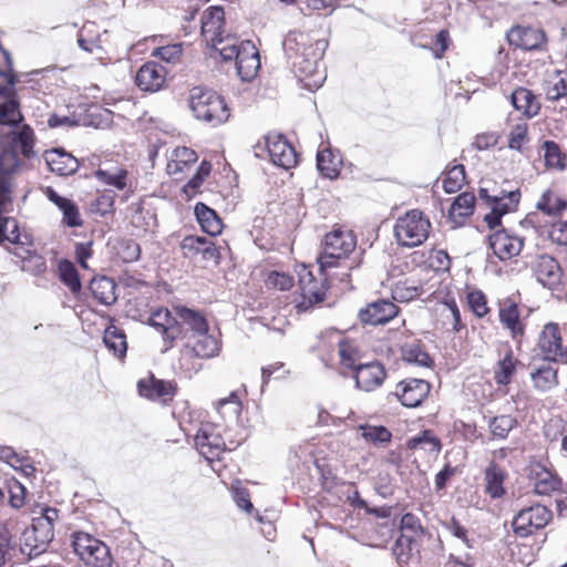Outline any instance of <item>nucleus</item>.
Segmentation results:
<instances>
[{
  "label": "nucleus",
  "instance_id": "nucleus-18",
  "mask_svg": "<svg viewBox=\"0 0 567 567\" xmlns=\"http://www.w3.org/2000/svg\"><path fill=\"white\" fill-rule=\"evenodd\" d=\"M353 378L355 380V386L359 390L371 392L383 384L386 378V371L380 362L373 361L365 364H358Z\"/></svg>",
  "mask_w": 567,
  "mask_h": 567
},
{
  "label": "nucleus",
  "instance_id": "nucleus-48",
  "mask_svg": "<svg viewBox=\"0 0 567 567\" xmlns=\"http://www.w3.org/2000/svg\"><path fill=\"white\" fill-rule=\"evenodd\" d=\"M414 551H417L415 537L408 533H401L393 546V554L400 561H406Z\"/></svg>",
  "mask_w": 567,
  "mask_h": 567
},
{
  "label": "nucleus",
  "instance_id": "nucleus-5",
  "mask_svg": "<svg viewBox=\"0 0 567 567\" xmlns=\"http://www.w3.org/2000/svg\"><path fill=\"white\" fill-rule=\"evenodd\" d=\"M189 106L197 120L212 126L225 123L229 118V110L224 99L212 90L194 87L189 95Z\"/></svg>",
  "mask_w": 567,
  "mask_h": 567
},
{
  "label": "nucleus",
  "instance_id": "nucleus-58",
  "mask_svg": "<svg viewBox=\"0 0 567 567\" xmlns=\"http://www.w3.org/2000/svg\"><path fill=\"white\" fill-rule=\"evenodd\" d=\"M512 190H505L501 189L496 186V184L492 183L491 181H482V185L478 189V195L482 199L487 202H497L498 198H502V200L507 199L508 193Z\"/></svg>",
  "mask_w": 567,
  "mask_h": 567
},
{
  "label": "nucleus",
  "instance_id": "nucleus-30",
  "mask_svg": "<svg viewBox=\"0 0 567 567\" xmlns=\"http://www.w3.org/2000/svg\"><path fill=\"white\" fill-rule=\"evenodd\" d=\"M520 199V192L518 189L512 190L507 195V199L502 200L498 198L497 202H487V205L491 206V212L485 215L484 220L488 225L491 229L501 225V218L514 210Z\"/></svg>",
  "mask_w": 567,
  "mask_h": 567
},
{
  "label": "nucleus",
  "instance_id": "nucleus-41",
  "mask_svg": "<svg viewBox=\"0 0 567 567\" xmlns=\"http://www.w3.org/2000/svg\"><path fill=\"white\" fill-rule=\"evenodd\" d=\"M105 347L112 351L116 357L122 358L127 350L126 336L116 326H109L103 336Z\"/></svg>",
  "mask_w": 567,
  "mask_h": 567
},
{
  "label": "nucleus",
  "instance_id": "nucleus-38",
  "mask_svg": "<svg viewBox=\"0 0 567 567\" xmlns=\"http://www.w3.org/2000/svg\"><path fill=\"white\" fill-rule=\"evenodd\" d=\"M33 144H34V140L32 141V144H31V152H30V154L25 155L22 152L21 145L19 143L18 144H10V143H1L0 142L1 146H4V147L9 148L8 151H3L1 153V155H0V175L1 176H6V175H9V174H11V173H13L16 171V168L19 165V159H18V156H17V152L18 151H20L23 156L31 157L34 154L33 153Z\"/></svg>",
  "mask_w": 567,
  "mask_h": 567
},
{
  "label": "nucleus",
  "instance_id": "nucleus-53",
  "mask_svg": "<svg viewBox=\"0 0 567 567\" xmlns=\"http://www.w3.org/2000/svg\"><path fill=\"white\" fill-rule=\"evenodd\" d=\"M528 142V125L520 122L514 125L508 134V148L522 152L524 144Z\"/></svg>",
  "mask_w": 567,
  "mask_h": 567
},
{
  "label": "nucleus",
  "instance_id": "nucleus-45",
  "mask_svg": "<svg viewBox=\"0 0 567 567\" xmlns=\"http://www.w3.org/2000/svg\"><path fill=\"white\" fill-rule=\"evenodd\" d=\"M517 360L513 355V351L508 350L504 358L498 361L495 369V381L501 385H506L511 382L515 370Z\"/></svg>",
  "mask_w": 567,
  "mask_h": 567
},
{
  "label": "nucleus",
  "instance_id": "nucleus-11",
  "mask_svg": "<svg viewBox=\"0 0 567 567\" xmlns=\"http://www.w3.org/2000/svg\"><path fill=\"white\" fill-rule=\"evenodd\" d=\"M198 453L207 462L219 460L225 451V441L216 426L210 423L202 424L194 437Z\"/></svg>",
  "mask_w": 567,
  "mask_h": 567
},
{
  "label": "nucleus",
  "instance_id": "nucleus-16",
  "mask_svg": "<svg viewBox=\"0 0 567 567\" xmlns=\"http://www.w3.org/2000/svg\"><path fill=\"white\" fill-rule=\"evenodd\" d=\"M225 21V12L221 7H210L208 8L203 17H202V33L206 40L207 43L210 44V47L218 52V47H221L223 44H219L218 42L225 41V38L227 35H223Z\"/></svg>",
  "mask_w": 567,
  "mask_h": 567
},
{
  "label": "nucleus",
  "instance_id": "nucleus-36",
  "mask_svg": "<svg viewBox=\"0 0 567 567\" xmlns=\"http://www.w3.org/2000/svg\"><path fill=\"white\" fill-rule=\"evenodd\" d=\"M195 215L202 229L210 236H217L221 233L223 223L215 210L203 203L195 206Z\"/></svg>",
  "mask_w": 567,
  "mask_h": 567
},
{
  "label": "nucleus",
  "instance_id": "nucleus-33",
  "mask_svg": "<svg viewBox=\"0 0 567 567\" xmlns=\"http://www.w3.org/2000/svg\"><path fill=\"white\" fill-rule=\"evenodd\" d=\"M513 106L522 111L527 117H534L539 113L540 104L536 95L526 87H517L511 95Z\"/></svg>",
  "mask_w": 567,
  "mask_h": 567
},
{
  "label": "nucleus",
  "instance_id": "nucleus-59",
  "mask_svg": "<svg viewBox=\"0 0 567 567\" xmlns=\"http://www.w3.org/2000/svg\"><path fill=\"white\" fill-rule=\"evenodd\" d=\"M441 315L445 319H451V326L454 331L458 332L463 328L460 309L453 298L446 299L442 303Z\"/></svg>",
  "mask_w": 567,
  "mask_h": 567
},
{
  "label": "nucleus",
  "instance_id": "nucleus-62",
  "mask_svg": "<svg viewBox=\"0 0 567 567\" xmlns=\"http://www.w3.org/2000/svg\"><path fill=\"white\" fill-rule=\"evenodd\" d=\"M266 284L270 288L288 290L292 287L293 279L285 272L271 271L267 276Z\"/></svg>",
  "mask_w": 567,
  "mask_h": 567
},
{
  "label": "nucleus",
  "instance_id": "nucleus-55",
  "mask_svg": "<svg viewBox=\"0 0 567 567\" xmlns=\"http://www.w3.org/2000/svg\"><path fill=\"white\" fill-rule=\"evenodd\" d=\"M362 437L373 444H383L390 442L392 434L384 426L364 425L360 426Z\"/></svg>",
  "mask_w": 567,
  "mask_h": 567
},
{
  "label": "nucleus",
  "instance_id": "nucleus-4",
  "mask_svg": "<svg viewBox=\"0 0 567 567\" xmlns=\"http://www.w3.org/2000/svg\"><path fill=\"white\" fill-rule=\"evenodd\" d=\"M218 43L223 44L218 47L221 59L236 61L237 73L243 81H250L256 76L260 68V59L251 41H239L236 37L227 35L224 43L220 41Z\"/></svg>",
  "mask_w": 567,
  "mask_h": 567
},
{
  "label": "nucleus",
  "instance_id": "nucleus-15",
  "mask_svg": "<svg viewBox=\"0 0 567 567\" xmlns=\"http://www.w3.org/2000/svg\"><path fill=\"white\" fill-rule=\"evenodd\" d=\"M176 383L174 381H165L156 379L153 374L138 380V394L151 401L167 403L172 401L176 394Z\"/></svg>",
  "mask_w": 567,
  "mask_h": 567
},
{
  "label": "nucleus",
  "instance_id": "nucleus-21",
  "mask_svg": "<svg viewBox=\"0 0 567 567\" xmlns=\"http://www.w3.org/2000/svg\"><path fill=\"white\" fill-rule=\"evenodd\" d=\"M398 315V307L389 300H377L359 311L361 322L365 324H383Z\"/></svg>",
  "mask_w": 567,
  "mask_h": 567
},
{
  "label": "nucleus",
  "instance_id": "nucleus-63",
  "mask_svg": "<svg viewBox=\"0 0 567 567\" xmlns=\"http://www.w3.org/2000/svg\"><path fill=\"white\" fill-rule=\"evenodd\" d=\"M467 301L471 310L482 318L488 312L486 297L482 291H472L467 295Z\"/></svg>",
  "mask_w": 567,
  "mask_h": 567
},
{
  "label": "nucleus",
  "instance_id": "nucleus-39",
  "mask_svg": "<svg viewBox=\"0 0 567 567\" xmlns=\"http://www.w3.org/2000/svg\"><path fill=\"white\" fill-rule=\"evenodd\" d=\"M536 208L548 216H558L567 208V200L553 189H546L536 203Z\"/></svg>",
  "mask_w": 567,
  "mask_h": 567
},
{
  "label": "nucleus",
  "instance_id": "nucleus-23",
  "mask_svg": "<svg viewBox=\"0 0 567 567\" xmlns=\"http://www.w3.org/2000/svg\"><path fill=\"white\" fill-rule=\"evenodd\" d=\"M534 274L537 281L548 289H554L561 282V268L556 259L548 255H542L537 258Z\"/></svg>",
  "mask_w": 567,
  "mask_h": 567
},
{
  "label": "nucleus",
  "instance_id": "nucleus-9",
  "mask_svg": "<svg viewBox=\"0 0 567 567\" xmlns=\"http://www.w3.org/2000/svg\"><path fill=\"white\" fill-rule=\"evenodd\" d=\"M299 288L301 300L298 301L296 307L299 312H305L324 300L328 289L327 279L315 278L313 274L303 266L299 272Z\"/></svg>",
  "mask_w": 567,
  "mask_h": 567
},
{
  "label": "nucleus",
  "instance_id": "nucleus-14",
  "mask_svg": "<svg viewBox=\"0 0 567 567\" xmlns=\"http://www.w3.org/2000/svg\"><path fill=\"white\" fill-rule=\"evenodd\" d=\"M266 148L271 162L279 167L290 169L298 163L296 150L281 134H268Z\"/></svg>",
  "mask_w": 567,
  "mask_h": 567
},
{
  "label": "nucleus",
  "instance_id": "nucleus-22",
  "mask_svg": "<svg viewBox=\"0 0 567 567\" xmlns=\"http://www.w3.org/2000/svg\"><path fill=\"white\" fill-rule=\"evenodd\" d=\"M507 39L512 45L523 50H537L546 42L544 31L532 27H514Z\"/></svg>",
  "mask_w": 567,
  "mask_h": 567
},
{
  "label": "nucleus",
  "instance_id": "nucleus-1",
  "mask_svg": "<svg viewBox=\"0 0 567 567\" xmlns=\"http://www.w3.org/2000/svg\"><path fill=\"white\" fill-rule=\"evenodd\" d=\"M8 64V71H0V142L20 144L22 152L29 155L33 141V131L21 125L23 116L14 99V76L11 74L12 61L8 51L1 49Z\"/></svg>",
  "mask_w": 567,
  "mask_h": 567
},
{
  "label": "nucleus",
  "instance_id": "nucleus-19",
  "mask_svg": "<svg viewBox=\"0 0 567 567\" xmlns=\"http://www.w3.org/2000/svg\"><path fill=\"white\" fill-rule=\"evenodd\" d=\"M175 313L178 316V338L184 341H187L189 337H195L208 330L207 320L199 311L186 307H177Z\"/></svg>",
  "mask_w": 567,
  "mask_h": 567
},
{
  "label": "nucleus",
  "instance_id": "nucleus-24",
  "mask_svg": "<svg viewBox=\"0 0 567 567\" xmlns=\"http://www.w3.org/2000/svg\"><path fill=\"white\" fill-rule=\"evenodd\" d=\"M499 322L508 330L515 342H520L525 336V322L520 318L518 306L514 302L504 303L498 312Z\"/></svg>",
  "mask_w": 567,
  "mask_h": 567
},
{
  "label": "nucleus",
  "instance_id": "nucleus-37",
  "mask_svg": "<svg viewBox=\"0 0 567 567\" xmlns=\"http://www.w3.org/2000/svg\"><path fill=\"white\" fill-rule=\"evenodd\" d=\"M341 164V157L338 154H333L330 148H323L317 153V167L327 178H337Z\"/></svg>",
  "mask_w": 567,
  "mask_h": 567
},
{
  "label": "nucleus",
  "instance_id": "nucleus-50",
  "mask_svg": "<svg viewBox=\"0 0 567 567\" xmlns=\"http://www.w3.org/2000/svg\"><path fill=\"white\" fill-rule=\"evenodd\" d=\"M545 164L549 168L564 169L566 157L560 151L558 144L553 141H546L543 145Z\"/></svg>",
  "mask_w": 567,
  "mask_h": 567
},
{
  "label": "nucleus",
  "instance_id": "nucleus-61",
  "mask_svg": "<svg viewBox=\"0 0 567 567\" xmlns=\"http://www.w3.org/2000/svg\"><path fill=\"white\" fill-rule=\"evenodd\" d=\"M118 255L123 261L133 262L140 258V245L132 239L122 240L120 243Z\"/></svg>",
  "mask_w": 567,
  "mask_h": 567
},
{
  "label": "nucleus",
  "instance_id": "nucleus-42",
  "mask_svg": "<svg viewBox=\"0 0 567 567\" xmlns=\"http://www.w3.org/2000/svg\"><path fill=\"white\" fill-rule=\"evenodd\" d=\"M408 446L410 450L424 451L432 455H436L441 451L440 440L429 430L409 440Z\"/></svg>",
  "mask_w": 567,
  "mask_h": 567
},
{
  "label": "nucleus",
  "instance_id": "nucleus-49",
  "mask_svg": "<svg viewBox=\"0 0 567 567\" xmlns=\"http://www.w3.org/2000/svg\"><path fill=\"white\" fill-rule=\"evenodd\" d=\"M402 358L408 363L429 367L432 363L430 355L417 343H406L402 347Z\"/></svg>",
  "mask_w": 567,
  "mask_h": 567
},
{
  "label": "nucleus",
  "instance_id": "nucleus-7",
  "mask_svg": "<svg viewBox=\"0 0 567 567\" xmlns=\"http://www.w3.org/2000/svg\"><path fill=\"white\" fill-rule=\"evenodd\" d=\"M430 227V220L420 210L413 209L398 218L394 234L402 246L416 247L426 240Z\"/></svg>",
  "mask_w": 567,
  "mask_h": 567
},
{
  "label": "nucleus",
  "instance_id": "nucleus-6",
  "mask_svg": "<svg viewBox=\"0 0 567 567\" xmlns=\"http://www.w3.org/2000/svg\"><path fill=\"white\" fill-rule=\"evenodd\" d=\"M355 246V236L349 229L336 228L328 233L323 250L318 258L320 270L336 267L339 260L346 259L354 250Z\"/></svg>",
  "mask_w": 567,
  "mask_h": 567
},
{
  "label": "nucleus",
  "instance_id": "nucleus-43",
  "mask_svg": "<svg viewBox=\"0 0 567 567\" xmlns=\"http://www.w3.org/2000/svg\"><path fill=\"white\" fill-rule=\"evenodd\" d=\"M486 493L493 497H501L505 491L503 487L504 473L495 463L489 464L485 471Z\"/></svg>",
  "mask_w": 567,
  "mask_h": 567
},
{
  "label": "nucleus",
  "instance_id": "nucleus-40",
  "mask_svg": "<svg viewBox=\"0 0 567 567\" xmlns=\"http://www.w3.org/2000/svg\"><path fill=\"white\" fill-rule=\"evenodd\" d=\"M432 288L433 285L431 287H426L425 285L414 286L408 284H398L392 290V297L394 300L400 302H406L421 297L427 298L435 292L434 290L432 291Z\"/></svg>",
  "mask_w": 567,
  "mask_h": 567
},
{
  "label": "nucleus",
  "instance_id": "nucleus-52",
  "mask_svg": "<svg viewBox=\"0 0 567 567\" xmlns=\"http://www.w3.org/2000/svg\"><path fill=\"white\" fill-rule=\"evenodd\" d=\"M60 278L62 282L70 288L73 293L81 290V282L78 271L72 262L62 261L59 265Z\"/></svg>",
  "mask_w": 567,
  "mask_h": 567
},
{
  "label": "nucleus",
  "instance_id": "nucleus-10",
  "mask_svg": "<svg viewBox=\"0 0 567 567\" xmlns=\"http://www.w3.org/2000/svg\"><path fill=\"white\" fill-rule=\"evenodd\" d=\"M551 517L550 509L537 504L522 509L513 519V528L518 536L527 537L547 526Z\"/></svg>",
  "mask_w": 567,
  "mask_h": 567
},
{
  "label": "nucleus",
  "instance_id": "nucleus-12",
  "mask_svg": "<svg viewBox=\"0 0 567 567\" xmlns=\"http://www.w3.org/2000/svg\"><path fill=\"white\" fill-rule=\"evenodd\" d=\"M538 348L545 360L567 363V350L561 344V332L557 323L549 322L543 327L538 338Z\"/></svg>",
  "mask_w": 567,
  "mask_h": 567
},
{
  "label": "nucleus",
  "instance_id": "nucleus-57",
  "mask_svg": "<svg viewBox=\"0 0 567 567\" xmlns=\"http://www.w3.org/2000/svg\"><path fill=\"white\" fill-rule=\"evenodd\" d=\"M217 411L221 416L237 417L241 411V403L236 392L217 402Z\"/></svg>",
  "mask_w": 567,
  "mask_h": 567
},
{
  "label": "nucleus",
  "instance_id": "nucleus-56",
  "mask_svg": "<svg viewBox=\"0 0 567 567\" xmlns=\"http://www.w3.org/2000/svg\"><path fill=\"white\" fill-rule=\"evenodd\" d=\"M212 165L209 162L203 161L196 174L184 186L183 190L187 196H193L197 193L198 188L204 183L205 178L209 175Z\"/></svg>",
  "mask_w": 567,
  "mask_h": 567
},
{
  "label": "nucleus",
  "instance_id": "nucleus-46",
  "mask_svg": "<svg viewBox=\"0 0 567 567\" xmlns=\"http://www.w3.org/2000/svg\"><path fill=\"white\" fill-rule=\"evenodd\" d=\"M545 95L549 101H557L567 96V73L557 72L545 83Z\"/></svg>",
  "mask_w": 567,
  "mask_h": 567
},
{
  "label": "nucleus",
  "instance_id": "nucleus-54",
  "mask_svg": "<svg viewBox=\"0 0 567 567\" xmlns=\"http://www.w3.org/2000/svg\"><path fill=\"white\" fill-rule=\"evenodd\" d=\"M489 430L495 437L505 439L515 427L516 420L511 415L495 416L489 421Z\"/></svg>",
  "mask_w": 567,
  "mask_h": 567
},
{
  "label": "nucleus",
  "instance_id": "nucleus-3",
  "mask_svg": "<svg viewBox=\"0 0 567 567\" xmlns=\"http://www.w3.org/2000/svg\"><path fill=\"white\" fill-rule=\"evenodd\" d=\"M32 514L31 526L21 535V550L30 558L44 553L54 538V523L59 518V511L47 505H37Z\"/></svg>",
  "mask_w": 567,
  "mask_h": 567
},
{
  "label": "nucleus",
  "instance_id": "nucleus-26",
  "mask_svg": "<svg viewBox=\"0 0 567 567\" xmlns=\"http://www.w3.org/2000/svg\"><path fill=\"white\" fill-rule=\"evenodd\" d=\"M332 352L337 354L339 364L343 369L355 371L359 361L357 347L338 332L331 333Z\"/></svg>",
  "mask_w": 567,
  "mask_h": 567
},
{
  "label": "nucleus",
  "instance_id": "nucleus-25",
  "mask_svg": "<svg viewBox=\"0 0 567 567\" xmlns=\"http://www.w3.org/2000/svg\"><path fill=\"white\" fill-rule=\"evenodd\" d=\"M94 177L107 187L124 190L128 186L127 171L111 162L102 163L94 172Z\"/></svg>",
  "mask_w": 567,
  "mask_h": 567
},
{
  "label": "nucleus",
  "instance_id": "nucleus-34",
  "mask_svg": "<svg viewBox=\"0 0 567 567\" xmlns=\"http://www.w3.org/2000/svg\"><path fill=\"white\" fill-rule=\"evenodd\" d=\"M534 492L538 495H549L559 489L560 480L545 467L537 465L533 468Z\"/></svg>",
  "mask_w": 567,
  "mask_h": 567
},
{
  "label": "nucleus",
  "instance_id": "nucleus-13",
  "mask_svg": "<svg viewBox=\"0 0 567 567\" xmlns=\"http://www.w3.org/2000/svg\"><path fill=\"white\" fill-rule=\"evenodd\" d=\"M431 391V384L422 379H404L400 381L392 393L406 408L421 405Z\"/></svg>",
  "mask_w": 567,
  "mask_h": 567
},
{
  "label": "nucleus",
  "instance_id": "nucleus-8",
  "mask_svg": "<svg viewBox=\"0 0 567 567\" xmlns=\"http://www.w3.org/2000/svg\"><path fill=\"white\" fill-rule=\"evenodd\" d=\"M72 537L73 549L86 566L111 567V553L103 542L83 532H76Z\"/></svg>",
  "mask_w": 567,
  "mask_h": 567
},
{
  "label": "nucleus",
  "instance_id": "nucleus-51",
  "mask_svg": "<svg viewBox=\"0 0 567 567\" xmlns=\"http://www.w3.org/2000/svg\"><path fill=\"white\" fill-rule=\"evenodd\" d=\"M465 182V168L463 165H454L446 173L443 179V188L446 193L453 194L458 192Z\"/></svg>",
  "mask_w": 567,
  "mask_h": 567
},
{
  "label": "nucleus",
  "instance_id": "nucleus-31",
  "mask_svg": "<svg viewBox=\"0 0 567 567\" xmlns=\"http://www.w3.org/2000/svg\"><path fill=\"white\" fill-rule=\"evenodd\" d=\"M48 198L63 213V223L69 227H80L82 219L78 206L65 197L60 196L54 189L48 187Z\"/></svg>",
  "mask_w": 567,
  "mask_h": 567
},
{
  "label": "nucleus",
  "instance_id": "nucleus-32",
  "mask_svg": "<svg viewBox=\"0 0 567 567\" xmlns=\"http://www.w3.org/2000/svg\"><path fill=\"white\" fill-rule=\"evenodd\" d=\"M197 154L195 151L182 146L176 147L169 157L167 163V173L172 176H177L187 171L197 161Z\"/></svg>",
  "mask_w": 567,
  "mask_h": 567
},
{
  "label": "nucleus",
  "instance_id": "nucleus-28",
  "mask_svg": "<svg viewBox=\"0 0 567 567\" xmlns=\"http://www.w3.org/2000/svg\"><path fill=\"white\" fill-rule=\"evenodd\" d=\"M185 347L190 349L196 357L203 359L213 358L220 351L219 340L210 334L208 330L195 337H189V339L185 341Z\"/></svg>",
  "mask_w": 567,
  "mask_h": 567
},
{
  "label": "nucleus",
  "instance_id": "nucleus-47",
  "mask_svg": "<svg viewBox=\"0 0 567 567\" xmlns=\"http://www.w3.org/2000/svg\"><path fill=\"white\" fill-rule=\"evenodd\" d=\"M475 196L472 193H462L458 195L449 210L453 219L465 218L473 214Z\"/></svg>",
  "mask_w": 567,
  "mask_h": 567
},
{
  "label": "nucleus",
  "instance_id": "nucleus-44",
  "mask_svg": "<svg viewBox=\"0 0 567 567\" xmlns=\"http://www.w3.org/2000/svg\"><path fill=\"white\" fill-rule=\"evenodd\" d=\"M532 380L536 389L543 392L548 391L558 383L557 370L549 364H545L532 373Z\"/></svg>",
  "mask_w": 567,
  "mask_h": 567
},
{
  "label": "nucleus",
  "instance_id": "nucleus-64",
  "mask_svg": "<svg viewBox=\"0 0 567 567\" xmlns=\"http://www.w3.org/2000/svg\"><path fill=\"white\" fill-rule=\"evenodd\" d=\"M501 135L496 132H484L477 134L474 138L473 146L477 151H486L497 145Z\"/></svg>",
  "mask_w": 567,
  "mask_h": 567
},
{
  "label": "nucleus",
  "instance_id": "nucleus-2",
  "mask_svg": "<svg viewBox=\"0 0 567 567\" xmlns=\"http://www.w3.org/2000/svg\"><path fill=\"white\" fill-rule=\"evenodd\" d=\"M327 47L326 40L311 43L309 34L300 31H290L282 41L284 51L292 61L295 73L310 91L321 87L326 80L324 73L319 71V64Z\"/></svg>",
  "mask_w": 567,
  "mask_h": 567
},
{
  "label": "nucleus",
  "instance_id": "nucleus-29",
  "mask_svg": "<svg viewBox=\"0 0 567 567\" xmlns=\"http://www.w3.org/2000/svg\"><path fill=\"white\" fill-rule=\"evenodd\" d=\"M148 324L158 330L165 340L174 341L178 339V316L172 317L168 309L159 308L153 311L148 318Z\"/></svg>",
  "mask_w": 567,
  "mask_h": 567
},
{
  "label": "nucleus",
  "instance_id": "nucleus-60",
  "mask_svg": "<svg viewBox=\"0 0 567 567\" xmlns=\"http://www.w3.org/2000/svg\"><path fill=\"white\" fill-rule=\"evenodd\" d=\"M183 53L181 43L168 44L154 49L152 55L157 56L167 63H176Z\"/></svg>",
  "mask_w": 567,
  "mask_h": 567
},
{
  "label": "nucleus",
  "instance_id": "nucleus-27",
  "mask_svg": "<svg viewBox=\"0 0 567 567\" xmlns=\"http://www.w3.org/2000/svg\"><path fill=\"white\" fill-rule=\"evenodd\" d=\"M44 159L50 171L61 176L75 173L79 168L78 159L70 153L60 148H53L44 153Z\"/></svg>",
  "mask_w": 567,
  "mask_h": 567
},
{
  "label": "nucleus",
  "instance_id": "nucleus-17",
  "mask_svg": "<svg viewBox=\"0 0 567 567\" xmlns=\"http://www.w3.org/2000/svg\"><path fill=\"white\" fill-rule=\"evenodd\" d=\"M489 247L501 260L511 259L522 251L524 239L505 229L496 230L488 237Z\"/></svg>",
  "mask_w": 567,
  "mask_h": 567
},
{
  "label": "nucleus",
  "instance_id": "nucleus-35",
  "mask_svg": "<svg viewBox=\"0 0 567 567\" xmlns=\"http://www.w3.org/2000/svg\"><path fill=\"white\" fill-rule=\"evenodd\" d=\"M116 284L107 277L94 278L90 282V290L102 305L111 306L116 301Z\"/></svg>",
  "mask_w": 567,
  "mask_h": 567
},
{
  "label": "nucleus",
  "instance_id": "nucleus-20",
  "mask_svg": "<svg viewBox=\"0 0 567 567\" xmlns=\"http://www.w3.org/2000/svg\"><path fill=\"white\" fill-rule=\"evenodd\" d=\"M166 79V69L156 62H146L137 71L136 85L145 92H156L162 89Z\"/></svg>",
  "mask_w": 567,
  "mask_h": 567
}]
</instances>
